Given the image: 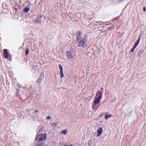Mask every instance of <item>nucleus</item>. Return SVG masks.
Instances as JSON below:
<instances>
[{"instance_id": "nucleus-22", "label": "nucleus", "mask_w": 146, "mask_h": 146, "mask_svg": "<svg viewBox=\"0 0 146 146\" xmlns=\"http://www.w3.org/2000/svg\"><path fill=\"white\" fill-rule=\"evenodd\" d=\"M78 35H80V34H81V33H80V32L79 31V32H78Z\"/></svg>"}, {"instance_id": "nucleus-2", "label": "nucleus", "mask_w": 146, "mask_h": 146, "mask_svg": "<svg viewBox=\"0 0 146 146\" xmlns=\"http://www.w3.org/2000/svg\"><path fill=\"white\" fill-rule=\"evenodd\" d=\"M78 47H82L84 48L87 45V41L84 38L82 37L80 40L77 41Z\"/></svg>"}, {"instance_id": "nucleus-21", "label": "nucleus", "mask_w": 146, "mask_h": 146, "mask_svg": "<svg viewBox=\"0 0 146 146\" xmlns=\"http://www.w3.org/2000/svg\"><path fill=\"white\" fill-rule=\"evenodd\" d=\"M51 119V117L50 116H48L47 117V119Z\"/></svg>"}, {"instance_id": "nucleus-16", "label": "nucleus", "mask_w": 146, "mask_h": 146, "mask_svg": "<svg viewBox=\"0 0 146 146\" xmlns=\"http://www.w3.org/2000/svg\"><path fill=\"white\" fill-rule=\"evenodd\" d=\"M29 51V49L28 48H27L26 51V55H28V54Z\"/></svg>"}, {"instance_id": "nucleus-4", "label": "nucleus", "mask_w": 146, "mask_h": 146, "mask_svg": "<svg viewBox=\"0 0 146 146\" xmlns=\"http://www.w3.org/2000/svg\"><path fill=\"white\" fill-rule=\"evenodd\" d=\"M42 16H38L35 19H34V23L35 24H38L39 23L40 24L41 23V18Z\"/></svg>"}, {"instance_id": "nucleus-14", "label": "nucleus", "mask_w": 146, "mask_h": 146, "mask_svg": "<svg viewBox=\"0 0 146 146\" xmlns=\"http://www.w3.org/2000/svg\"><path fill=\"white\" fill-rule=\"evenodd\" d=\"M67 133V130L66 129L63 130L61 132V133L66 135Z\"/></svg>"}, {"instance_id": "nucleus-18", "label": "nucleus", "mask_w": 146, "mask_h": 146, "mask_svg": "<svg viewBox=\"0 0 146 146\" xmlns=\"http://www.w3.org/2000/svg\"><path fill=\"white\" fill-rule=\"evenodd\" d=\"M52 126L53 127H56L57 126V123H54L52 125Z\"/></svg>"}, {"instance_id": "nucleus-7", "label": "nucleus", "mask_w": 146, "mask_h": 146, "mask_svg": "<svg viewBox=\"0 0 146 146\" xmlns=\"http://www.w3.org/2000/svg\"><path fill=\"white\" fill-rule=\"evenodd\" d=\"M66 55L67 56L68 58L69 59L72 58V57L71 52L69 51H66Z\"/></svg>"}, {"instance_id": "nucleus-25", "label": "nucleus", "mask_w": 146, "mask_h": 146, "mask_svg": "<svg viewBox=\"0 0 146 146\" xmlns=\"http://www.w3.org/2000/svg\"><path fill=\"white\" fill-rule=\"evenodd\" d=\"M64 146H67V145H64Z\"/></svg>"}, {"instance_id": "nucleus-23", "label": "nucleus", "mask_w": 146, "mask_h": 146, "mask_svg": "<svg viewBox=\"0 0 146 146\" xmlns=\"http://www.w3.org/2000/svg\"><path fill=\"white\" fill-rule=\"evenodd\" d=\"M37 112H38V110H35V113H36Z\"/></svg>"}, {"instance_id": "nucleus-11", "label": "nucleus", "mask_w": 146, "mask_h": 146, "mask_svg": "<svg viewBox=\"0 0 146 146\" xmlns=\"http://www.w3.org/2000/svg\"><path fill=\"white\" fill-rule=\"evenodd\" d=\"M82 38L81 37L80 35H76V41H78L79 40L81 39Z\"/></svg>"}, {"instance_id": "nucleus-19", "label": "nucleus", "mask_w": 146, "mask_h": 146, "mask_svg": "<svg viewBox=\"0 0 146 146\" xmlns=\"http://www.w3.org/2000/svg\"><path fill=\"white\" fill-rule=\"evenodd\" d=\"M108 29H110V30H112L113 29L112 27H108Z\"/></svg>"}, {"instance_id": "nucleus-1", "label": "nucleus", "mask_w": 146, "mask_h": 146, "mask_svg": "<svg viewBox=\"0 0 146 146\" xmlns=\"http://www.w3.org/2000/svg\"><path fill=\"white\" fill-rule=\"evenodd\" d=\"M46 134L45 133L43 134H40L36 138L35 143L37 142V144L36 146H42V144L43 141L46 138Z\"/></svg>"}, {"instance_id": "nucleus-3", "label": "nucleus", "mask_w": 146, "mask_h": 146, "mask_svg": "<svg viewBox=\"0 0 146 146\" xmlns=\"http://www.w3.org/2000/svg\"><path fill=\"white\" fill-rule=\"evenodd\" d=\"M98 92H97L98 93ZM100 94V96H98L94 101V105L95 106H96V104H98V105L97 106V107H98L100 105V103H99V102L100 101V99H101V97L102 96V95L101 94V93L99 92H98Z\"/></svg>"}, {"instance_id": "nucleus-8", "label": "nucleus", "mask_w": 146, "mask_h": 146, "mask_svg": "<svg viewBox=\"0 0 146 146\" xmlns=\"http://www.w3.org/2000/svg\"><path fill=\"white\" fill-rule=\"evenodd\" d=\"M4 54V58L6 59L8 58V52L7 50L6 49H4L3 50Z\"/></svg>"}, {"instance_id": "nucleus-10", "label": "nucleus", "mask_w": 146, "mask_h": 146, "mask_svg": "<svg viewBox=\"0 0 146 146\" xmlns=\"http://www.w3.org/2000/svg\"><path fill=\"white\" fill-rule=\"evenodd\" d=\"M42 76H40L38 79L37 80V82L38 83V84L40 83L42 81Z\"/></svg>"}, {"instance_id": "nucleus-24", "label": "nucleus", "mask_w": 146, "mask_h": 146, "mask_svg": "<svg viewBox=\"0 0 146 146\" xmlns=\"http://www.w3.org/2000/svg\"><path fill=\"white\" fill-rule=\"evenodd\" d=\"M90 142H91V141H89V144H90L89 143H90Z\"/></svg>"}, {"instance_id": "nucleus-15", "label": "nucleus", "mask_w": 146, "mask_h": 146, "mask_svg": "<svg viewBox=\"0 0 146 146\" xmlns=\"http://www.w3.org/2000/svg\"><path fill=\"white\" fill-rule=\"evenodd\" d=\"M112 116L111 115H105V119L107 120L108 118H109L110 117H111Z\"/></svg>"}, {"instance_id": "nucleus-9", "label": "nucleus", "mask_w": 146, "mask_h": 146, "mask_svg": "<svg viewBox=\"0 0 146 146\" xmlns=\"http://www.w3.org/2000/svg\"><path fill=\"white\" fill-rule=\"evenodd\" d=\"M140 38H141V36H140L139 37V38L137 40L136 42L135 43V44L134 45V46H135V47H136L137 46V45H138V44H139V41H140Z\"/></svg>"}, {"instance_id": "nucleus-13", "label": "nucleus", "mask_w": 146, "mask_h": 146, "mask_svg": "<svg viewBox=\"0 0 146 146\" xmlns=\"http://www.w3.org/2000/svg\"><path fill=\"white\" fill-rule=\"evenodd\" d=\"M143 50H140L139 51L138 56H142L143 54Z\"/></svg>"}, {"instance_id": "nucleus-12", "label": "nucleus", "mask_w": 146, "mask_h": 146, "mask_svg": "<svg viewBox=\"0 0 146 146\" xmlns=\"http://www.w3.org/2000/svg\"><path fill=\"white\" fill-rule=\"evenodd\" d=\"M30 10V9L29 8L26 7L23 10V11L24 12L27 13Z\"/></svg>"}, {"instance_id": "nucleus-20", "label": "nucleus", "mask_w": 146, "mask_h": 146, "mask_svg": "<svg viewBox=\"0 0 146 146\" xmlns=\"http://www.w3.org/2000/svg\"><path fill=\"white\" fill-rule=\"evenodd\" d=\"M146 8L145 7H144L143 8V11H144V12L146 11Z\"/></svg>"}, {"instance_id": "nucleus-17", "label": "nucleus", "mask_w": 146, "mask_h": 146, "mask_svg": "<svg viewBox=\"0 0 146 146\" xmlns=\"http://www.w3.org/2000/svg\"><path fill=\"white\" fill-rule=\"evenodd\" d=\"M136 48V47H135V46H134V47L131 50V52H133L134 51V49L135 48Z\"/></svg>"}, {"instance_id": "nucleus-6", "label": "nucleus", "mask_w": 146, "mask_h": 146, "mask_svg": "<svg viewBox=\"0 0 146 146\" xmlns=\"http://www.w3.org/2000/svg\"><path fill=\"white\" fill-rule=\"evenodd\" d=\"M59 68L60 71V75L61 78H62L64 76L63 74L62 67L60 64L59 65Z\"/></svg>"}, {"instance_id": "nucleus-5", "label": "nucleus", "mask_w": 146, "mask_h": 146, "mask_svg": "<svg viewBox=\"0 0 146 146\" xmlns=\"http://www.w3.org/2000/svg\"><path fill=\"white\" fill-rule=\"evenodd\" d=\"M98 134L97 135V137H99L100 136L102 132V129L101 127H99L98 128L97 130Z\"/></svg>"}]
</instances>
